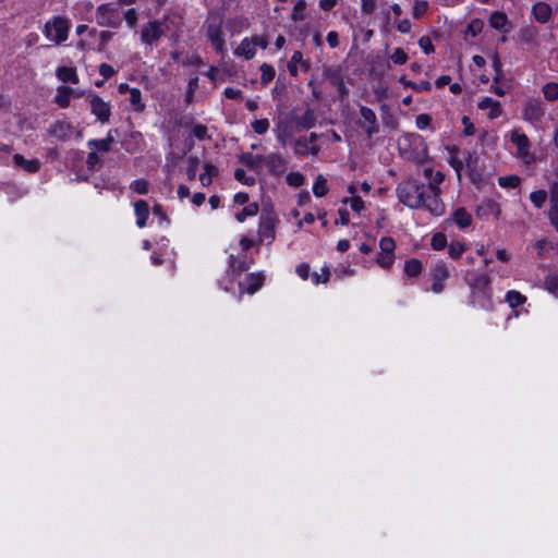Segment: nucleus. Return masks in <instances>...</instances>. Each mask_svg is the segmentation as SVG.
I'll list each match as a JSON object with an SVG mask.
<instances>
[{
	"label": "nucleus",
	"instance_id": "obj_1",
	"mask_svg": "<svg viewBox=\"0 0 558 558\" xmlns=\"http://www.w3.org/2000/svg\"><path fill=\"white\" fill-rule=\"evenodd\" d=\"M426 192V185L416 180L403 181L397 187L399 201L410 208L421 207Z\"/></svg>",
	"mask_w": 558,
	"mask_h": 558
},
{
	"label": "nucleus",
	"instance_id": "obj_2",
	"mask_svg": "<svg viewBox=\"0 0 558 558\" xmlns=\"http://www.w3.org/2000/svg\"><path fill=\"white\" fill-rule=\"evenodd\" d=\"M98 25L117 28L121 25L122 17L119 8L111 4H101L96 10Z\"/></svg>",
	"mask_w": 558,
	"mask_h": 558
},
{
	"label": "nucleus",
	"instance_id": "obj_3",
	"mask_svg": "<svg viewBox=\"0 0 558 558\" xmlns=\"http://www.w3.org/2000/svg\"><path fill=\"white\" fill-rule=\"evenodd\" d=\"M279 220L272 211L263 213L258 227V241H266L268 245L271 244L276 238V226Z\"/></svg>",
	"mask_w": 558,
	"mask_h": 558
},
{
	"label": "nucleus",
	"instance_id": "obj_4",
	"mask_svg": "<svg viewBox=\"0 0 558 558\" xmlns=\"http://www.w3.org/2000/svg\"><path fill=\"white\" fill-rule=\"evenodd\" d=\"M323 76L337 88L340 99H343L345 96H348L349 89L344 84L343 74L340 66L324 65Z\"/></svg>",
	"mask_w": 558,
	"mask_h": 558
},
{
	"label": "nucleus",
	"instance_id": "obj_5",
	"mask_svg": "<svg viewBox=\"0 0 558 558\" xmlns=\"http://www.w3.org/2000/svg\"><path fill=\"white\" fill-rule=\"evenodd\" d=\"M69 25L66 20L62 17H54L53 21L47 22L45 25V34L47 37L60 44L68 37Z\"/></svg>",
	"mask_w": 558,
	"mask_h": 558
},
{
	"label": "nucleus",
	"instance_id": "obj_6",
	"mask_svg": "<svg viewBox=\"0 0 558 558\" xmlns=\"http://www.w3.org/2000/svg\"><path fill=\"white\" fill-rule=\"evenodd\" d=\"M87 99L92 113L95 114L97 120L101 123H107L111 116L110 105L104 101L97 94H89Z\"/></svg>",
	"mask_w": 558,
	"mask_h": 558
},
{
	"label": "nucleus",
	"instance_id": "obj_7",
	"mask_svg": "<svg viewBox=\"0 0 558 558\" xmlns=\"http://www.w3.org/2000/svg\"><path fill=\"white\" fill-rule=\"evenodd\" d=\"M466 169L469 172V178L474 184H480L484 181V174L478 169V155L475 151H466Z\"/></svg>",
	"mask_w": 558,
	"mask_h": 558
},
{
	"label": "nucleus",
	"instance_id": "obj_8",
	"mask_svg": "<svg viewBox=\"0 0 558 558\" xmlns=\"http://www.w3.org/2000/svg\"><path fill=\"white\" fill-rule=\"evenodd\" d=\"M162 34L161 23L159 21H153L142 28L141 38L145 44L149 45L158 40Z\"/></svg>",
	"mask_w": 558,
	"mask_h": 558
},
{
	"label": "nucleus",
	"instance_id": "obj_9",
	"mask_svg": "<svg viewBox=\"0 0 558 558\" xmlns=\"http://www.w3.org/2000/svg\"><path fill=\"white\" fill-rule=\"evenodd\" d=\"M448 276H449V272H448V268L445 265V263L440 262L434 267V269H433L434 282H433L432 290L435 293H439L442 291V289H444L442 283L448 278Z\"/></svg>",
	"mask_w": 558,
	"mask_h": 558
},
{
	"label": "nucleus",
	"instance_id": "obj_10",
	"mask_svg": "<svg viewBox=\"0 0 558 558\" xmlns=\"http://www.w3.org/2000/svg\"><path fill=\"white\" fill-rule=\"evenodd\" d=\"M430 194L424 196V203L422 206H425L432 215L434 216H440L444 214L445 207L442 202L440 201L438 196L437 191H429Z\"/></svg>",
	"mask_w": 558,
	"mask_h": 558
},
{
	"label": "nucleus",
	"instance_id": "obj_11",
	"mask_svg": "<svg viewBox=\"0 0 558 558\" xmlns=\"http://www.w3.org/2000/svg\"><path fill=\"white\" fill-rule=\"evenodd\" d=\"M523 113L525 120L530 122H538L543 118L545 111L539 101L531 100L525 105Z\"/></svg>",
	"mask_w": 558,
	"mask_h": 558
},
{
	"label": "nucleus",
	"instance_id": "obj_12",
	"mask_svg": "<svg viewBox=\"0 0 558 558\" xmlns=\"http://www.w3.org/2000/svg\"><path fill=\"white\" fill-rule=\"evenodd\" d=\"M73 126L69 122L56 121L50 125L48 133L50 136L56 137L57 140L65 141L69 138Z\"/></svg>",
	"mask_w": 558,
	"mask_h": 558
},
{
	"label": "nucleus",
	"instance_id": "obj_13",
	"mask_svg": "<svg viewBox=\"0 0 558 558\" xmlns=\"http://www.w3.org/2000/svg\"><path fill=\"white\" fill-rule=\"evenodd\" d=\"M13 163L16 168H21L28 173H35L40 169V161L38 159H25L21 154L13 156Z\"/></svg>",
	"mask_w": 558,
	"mask_h": 558
},
{
	"label": "nucleus",
	"instance_id": "obj_14",
	"mask_svg": "<svg viewBox=\"0 0 558 558\" xmlns=\"http://www.w3.org/2000/svg\"><path fill=\"white\" fill-rule=\"evenodd\" d=\"M360 113L362 118L369 124L366 128V133L368 137H372L375 133L379 131L376 114L371 108L365 106H361Z\"/></svg>",
	"mask_w": 558,
	"mask_h": 558
},
{
	"label": "nucleus",
	"instance_id": "obj_15",
	"mask_svg": "<svg viewBox=\"0 0 558 558\" xmlns=\"http://www.w3.org/2000/svg\"><path fill=\"white\" fill-rule=\"evenodd\" d=\"M294 122L296 129L299 130H310L316 124V116L313 109L306 108L304 113L301 117L294 118Z\"/></svg>",
	"mask_w": 558,
	"mask_h": 558
},
{
	"label": "nucleus",
	"instance_id": "obj_16",
	"mask_svg": "<svg viewBox=\"0 0 558 558\" xmlns=\"http://www.w3.org/2000/svg\"><path fill=\"white\" fill-rule=\"evenodd\" d=\"M134 210L136 215V225L140 228L146 226L147 218L149 216V207L147 202L140 199L134 204Z\"/></svg>",
	"mask_w": 558,
	"mask_h": 558
},
{
	"label": "nucleus",
	"instance_id": "obj_17",
	"mask_svg": "<svg viewBox=\"0 0 558 558\" xmlns=\"http://www.w3.org/2000/svg\"><path fill=\"white\" fill-rule=\"evenodd\" d=\"M208 37L215 47V49L219 52L223 50L225 39L223 33L220 27L210 25L208 27Z\"/></svg>",
	"mask_w": 558,
	"mask_h": 558
},
{
	"label": "nucleus",
	"instance_id": "obj_18",
	"mask_svg": "<svg viewBox=\"0 0 558 558\" xmlns=\"http://www.w3.org/2000/svg\"><path fill=\"white\" fill-rule=\"evenodd\" d=\"M263 161L271 172H281L284 169V161L278 154H269L267 156H263Z\"/></svg>",
	"mask_w": 558,
	"mask_h": 558
},
{
	"label": "nucleus",
	"instance_id": "obj_19",
	"mask_svg": "<svg viewBox=\"0 0 558 558\" xmlns=\"http://www.w3.org/2000/svg\"><path fill=\"white\" fill-rule=\"evenodd\" d=\"M533 14L537 22L546 23L551 15V8L544 2H538L533 7Z\"/></svg>",
	"mask_w": 558,
	"mask_h": 558
},
{
	"label": "nucleus",
	"instance_id": "obj_20",
	"mask_svg": "<svg viewBox=\"0 0 558 558\" xmlns=\"http://www.w3.org/2000/svg\"><path fill=\"white\" fill-rule=\"evenodd\" d=\"M234 52L235 54L242 56L246 60H250L255 56L256 49L254 48L252 40L244 38Z\"/></svg>",
	"mask_w": 558,
	"mask_h": 558
},
{
	"label": "nucleus",
	"instance_id": "obj_21",
	"mask_svg": "<svg viewBox=\"0 0 558 558\" xmlns=\"http://www.w3.org/2000/svg\"><path fill=\"white\" fill-rule=\"evenodd\" d=\"M57 77L62 82L78 83V76L73 68L60 66L57 69Z\"/></svg>",
	"mask_w": 558,
	"mask_h": 558
},
{
	"label": "nucleus",
	"instance_id": "obj_22",
	"mask_svg": "<svg viewBox=\"0 0 558 558\" xmlns=\"http://www.w3.org/2000/svg\"><path fill=\"white\" fill-rule=\"evenodd\" d=\"M71 94H74V89L68 86H61L58 88V94L56 96V102L61 108H66L70 105Z\"/></svg>",
	"mask_w": 558,
	"mask_h": 558
},
{
	"label": "nucleus",
	"instance_id": "obj_23",
	"mask_svg": "<svg viewBox=\"0 0 558 558\" xmlns=\"http://www.w3.org/2000/svg\"><path fill=\"white\" fill-rule=\"evenodd\" d=\"M114 142V137L109 133L106 138L102 140H90L89 146H93L96 150L107 153L111 149V144Z\"/></svg>",
	"mask_w": 558,
	"mask_h": 558
},
{
	"label": "nucleus",
	"instance_id": "obj_24",
	"mask_svg": "<svg viewBox=\"0 0 558 558\" xmlns=\"http://www.w3.org/2000/svg\"><path fill=\"white\" fill-rule=\"evenodd\" d=\"M205 172L199 175V181L202 185L208 186L213 182V178L217 177L219 171L218 168L211 163L205 165Z\"/></svg>",
	"mask_w": 558,
	"mask_h": 558
},
{
	"label": "nucleus",
	"instance_id": "obj_25",
	"mask_svg": "<svg viewBox=\"0 0 558 558\" xmlns=\"http://www.w3.org/2000/svg\"><path fill=\"white\" fill-rule=\"evenodd\" d=\"M511 141L517 145L520 155H525L529 149V138L523 133L512 132Z\"/></svg>",
	"mask_w": 558,
	"mask_h": 558
},
{
	"label": "nucleus",
	"instance_id": "obj_26",
	"mask_svg": "<svg viewBox=\"0 0 558 558\" xmlns=\"http://www.w3.org/2000/svg\"><path fill=\"white\" fill-rule=\"evenodd\" d=\"M453 217H454V222L460 228H466L472 222L471 215L463 207L456 209V211L453 213Z\"/></svg>",
	"mask_w": 558,
	"mask_h": 558
},
{
	"label": "nucleus",
	"instance_id": "obj_27",
	"mask_svg": "<svg viewBox=\"0 0 558 558\" xmlns=\"http://www.w3.org/2000/svg\"><path fill=\"white\" fill-rule=\"evenodd\" d=\"M298 63H301L305 69H308V62L303 61V54L299 50L293 52L291 60L288 63V70L291 75H296V73H298L296 64Z\"/></svg>",
	"mask_w": 558,
	"mask_h": 558
},
{
	"label": "nucleus",
	"instance_id": "obj_28",
	"mask_svg": "<svg viewBox=\"0 0 558 558\" xmlns=\"http://www.w3.org/2000/svg\"><path fill=\"white\" fill-rule=\"evenodd\" d=\"M507 22L508 19L504 12L495 11L490 14L489 24L495 29H502Z\"/></svg>",
	"mask_w": 558,
	"mask_h": 558
},
{
	"label": "nucleus",
	"instance_id": "obj_29",
	"mask_svg": "<svg viewBox=\"0 0 558 558\" xmlns=\"http://www.w3.org/2000/svg\"><path fill=\"white\" fill-rule=\"evenodd\" d=\"M247 279H248L250 283L246 288V292L250 294H253L263 286L265 277L260 274H258V275L251 274V275H248Z\"/></svg>",
	"mask_w": 558,
	"mask_h": 558
},
{
	"label": "nucleus",
	"instance_id": "obj_30",
	"mask_svg": "<svg viewBox=\"0 0 558 558\" xmlns=\"http://www.w3.org/2000/svg\"><path fill=\"white\" fill-rule=\"evenodd\" d=\"M240 161L255 170L259 167L260 162H263V156H254L250 153H244L240 156Z\"/></svg>",
	"mask_w": 558,
	"mask_h": 558
},
{
	"label": "nucleus",
	"instance_id": "obj_31",
	"mask_svg": "<svg viewBox=\"0 0 558 558\" xmlns=\"http://www.w3.org/2000/svg\"><path fill=\"white\" fill-rule=\"evenodd\" d=\"M404 271L408 276L415 277L422 271V263L416 258L409 259L405 262Z\"/></svg>",
	"mask_w": 558,
	"mask_h": 558
},
{
	"label": "nucleus",
	"instance_id": "obj_32",
	"mask_svg": "<svg viewBox=\"0 0 558 558\" xmlns=\"http://www.w3.org/2000/svg\"><path fill=\"white\" fill-rule=\"evenodd\" d=\"M506 301L510 307H517L525 303L526 298L518 291L511 290L507 292Z\"/></svg>",
	"mask_w": 558,
	"mask_h": 558
},
{
	"label": "nucleus",
	"instance_id": "obj_33",
	"mask_svg": "<svg viewBox=\"0 0 558 558\" xmlns=\"http://www.w3.org/2000/svg\"><path fill=\"white\" fill-rule=\"evenodd\" d=\"M327 192H328L327 180L325 179V177L323 174H319L316 178V181L314 183L313 193L317 197H323L327 194Z\"/></svg>",
	"mask_w": 558,
	"mask_h": 558
},
{
	"label": "nucleus",
	"instance_id": "obj_34",
	"mask_svg": "<svg viewBox=\"0 0 558 558\" xmlns=\"http://www.w3.org/2000/svg\"><path fill=\"white\" fill-rule=\"evenodd\" d=\"M277 138L280 142L281 145L286 146L288 138L292 136L291 132L289 131V126L286 122H278L277 124Z\"/></svg>",
	"mask_w": 558,
	"mask_h": 558
},
{
	"label": "nucleus",
	"instance_id": "obj_35",
	"mask_svg": "<svg viewBox=\"0 0 558 558\" xmlns=\"http://www.w3.org/2000/svg\"><path fill=\"white\" fill-rule=\"evenodd\" d=\"M544 97L549 101H555L558 99V83L549 82L543 86Z\"/></svg>",
	"mask_w": 558,
	"mask_h": 558
},
{
	"label": "nucleus",
	"instance_id": "obj_36",
	"mask_svg": "<svg viewBox=\"0 0 558 558\" xmlns=\"http://www.w3.org/2000/svg\"><path fill=\"white\" fill-rule=\"evenodd\" d=\"M400 82L408 86V87H411L412 89H414L415 92H427V90H430L432 89V84L428 82V81H422L421 83H414V82H411V81H408L405 80L404 76H402L400 78Z\"/></svg>",
	"mask_w": 558,
	"mask_h": 558
},
{
	"label": "nucleus",
	"instance_id": "obj_37",
	"mask_svg": "<svg viewBox=\"0 0 558 558\" xmlns=\"http://www.w3.org/2000/svg\"><path fill=\"white\" fill-rule=\"evenodd\" d=\"M260 72H262L260 82L264 85L270 83L274 80L275 74H276L274 66L270 64H267V63H263L260 65Z\"/></svg>",
	"mask_w": 558,
	"mask_h": 558
},
{
	"label": "nucleus",
	"instance_id": "obj_38",
	"mask_svg": "<svg viewBox=\"0 0 558 558\" xmlns=\"http://www.w3.org/2000/svg\"><path fill=\"white\" fill-rule=\"evenodd\" d=\"M258 213L257 203H251L235 215L238 221L243 222L247 216H255Z\"/></svg>",
	"mask_w": 558,
	"mask_h": 558
},
{
	"label": "nucleus",
	"instance_id": "obj_39",
	"mask_svg": "<svg viewBox=\"0 0 558 558\" xmlns=\"http://www.w3.org/2000/svg\"><path fill=\"white\" fill-rule=\"evenodd\" d=\"M187 163H189V166L186 169V177H187V180L193 181L196 178L199 159L196 156H190L187 159Z\"/></svg>",
	"mask_w": 558,
	"mask_h": 558
},
{
	"label": "nucleus",
	"instance_id": "obj_40",
	"mask_svg": "<svg viewBox=\"0 0 558 558\" xmlns=\"http://www.w3.org/2000/svg\"><path fill=\"white\" fill-rule=\"evenodd\" d=\"M498 182L502 187L515 189L520 185L521 179L518 175H506L500 177Z\"/></svg>",
	"mask_w": 558,
	"mask_h": 558
},
{
	"label": "nucleus",
	"instance_id": "obj_41",
	"mask_svg": "<svg viewBox=\"0 0 558 558\" xmlns=\"http://www.w3.org/2000/svg\"><path fill=\"white\" fill-rule=\"evenodd\" d=\"M141 90L137 88L130 89V101L135 107V110L143 111L145 106L142 104Z\"/></svg>",
	"mask_w": 558,
	"mask_h": 558
},
{
	"label": "nucleus",
	"instance_id": "obj_42",
	"mask_svg": "<svg viewBox=\"0 0 558 558\" xmlns=\"http://www.w3.org/2000/svg\"><path fill=\"white\" fill-rule=\"evenodd\" d=\"M466 245L461 242H452L449 245V255L453 259H458L462 256V254L465 252Z\"/></svg>",
	"mask_w": 558,
	"mask_h": 558
},
{
	"label": "nucleus",
	"instance_id": "obj_43",
	"mask_svg": "<svg viewBox=\"0 0 558 558\" xmlns=\"http://www.w3.org/2000/svg\"><path fill=\"white\" fill-rule=\"evenodd\" d=\"M547 193L544 190L534 191L530 195L531 202L535 205V207L541 208L546 202Z\"/></svg>",
	"mask_w": 558,
	"mask_h": 558
},
{
	"label": "nucleus",
	"instance_id": "obj_44",
	"mask_svg": "<svg viewBox=\"0 0 558 558\" xmlns=\"http://www.w3.org/2000/svg\"><path fill=\"white\" fill-rule=\"evenodd\" d=\"M545 286L546 289L558 296V275L557 274H550L545 278Z\"/></svg>",
	"mask_w": 558,
	"mask_h": 558
},
{
	"label": "nucleus",
	"instance_id": "obj_45",
	"mask_svg": "<svg viewBox=\"0 0 558 558\" xmlns=\"http://www.w3.org/2000/svg\"><path fill=\"white\" fill-rule=\"evenodd\" d=\"M379 247L381 250V253H385L387 255H393L396 243L392 238L386 236L380 240Z\"/></svg>",
	"mask_w": 558,
	"mask_h": 558
},
{
	"label": "nucleus",
	"instance_id": "obj_46",
	"mask_svg": "<svg viewBox=\"0 0 558 558\" xmlns=\"http://www.w3.org/2000/svg\"><path fill=\"white\" fill-rule=\"evenodd\" d=\"M305 8H306L305 0H298L296 1V3L294 4V8H293V12H292V20L294 22H299V21H303L304 20L303 11L305 10Z\"/></svg>",
	"mask_w": 558,
	"mask_h": 558
},
{
	"label": "nucleus",
	"instance_id": "obj_47",
	"mask_svg": "<svg viewBox=\"0 0 558 558\" xmlns=\"http://www.w3.org/2000/svg\"><path fill=\"white\" fill-rule=\"evenodd\" d=\"M130 189L137 194H147L148 192V181L145 179H137L133 181L130 185Z\"/></svg>",
	"mask_w": 558,
	"mask_h": 558
},
{
	"label": "nucleus",
	"instance_id": "obj_48",
	"mask_svg": "<svg viewBox=\"0 0 558 558\" xmlns=\"http://www.w3.org/2000/svg\"><path fill=\"white\" fill-rule=\"evenodd\" d=\"M430 244L434 250H437V251L444 250L447 245V238L441 232L435 233L432 238Z\"/></svg>",
	"mask_w": 558,
	"mask_h": 558
},
{
	"label": "nucleus",
	"instance_id": "obj_49",
	"mask_svg": "<svg viewBox=\"0 0 558 558\" xmlns=\"http://www.w3.org/2000/svg\"><path fill=\"white\" fill-rule=\"evenodd\" d=\"M483 22L481 20H473L466 27L465 35L475 37L477 36L482 29H483Z\"/></svg>",
	"mask_w": 558,
	"mask_h": 558
},
{
	"label": "nucleus",
	"instance_id": "obj_50",
	"mask_svg": "<svg viewBox=\"0 0 558 558\" xmlns=\"http://www.w3.org/2000/svg\"><path fill=\"white\" fill-rule=\"evenodd\" d=\"M286 181L290 186L298 187L304 183V177L300 172H290L287 174Z\"/></svg>",
	"mask_w": 558,
	"mask_h": 558
},
{
	"label": "nucleus",
	"instance_id": "obj_51",
	"mask_svg": "<svg viewBox=\"0 0 558 558\" xmlns=\"http://www.w3.org/2000/svg\"><path fill=\"white\" fill-rule=\"evenodd\" d=\"M234 178L241 182L242 184L253 186L255 184V178L254 177H247L245 174V171L243 169H235L234 171Z\"/></svg>",
	"mask_w": 558,
	"mask_h": 558
},
{
	"label": "nucleus",
	"instance_id": "obj_52",
	"mask_svg": "<svg viewBox=\"0 0 558 558\" xmlns=\"http://www.w3.org/2000/svg\"><path fill=\"white\" fill-rule=\"evenodd\" d=\"M252 128L257 134H264L269 129V121L267 119H259L252 122Z\"/></svg>",
	"mask_w": 558,
	"mask_h": 558
},
{
	"label": "nucleus",
	"instance_id": "obj_53",
	"mask_svg": "<svg viewBox=\"0 0 558 558\" xmlns=\"http://www.w3.org/2000/svg\"><path fill=\"white\" fill-rule=\"evenodd\" d=\"M390 59L396 64H403L408 60V54L405 53V51L402 48H396L393 50L392 54L390 56Z\"/></svg>",
	"mask_w": 558,
	"mask_h": 558
},
{
	"label": "nucleus",
	"instance_id": "obj_54",
	"mask_svg": "<svg viewBox=\"0 0 558 558\" xmlns=\"http://www.w3.org/2000/svg\"><path fill=\"white\" fill-rule=\"evenodd\" d=\"M428 9V3L424 0H416L413 8L414 19H420Z\"/></svg>",
	"mask_w": 558,
	"mask_h": 558
},
{
	"label": "nucleus",
	"instance_id": "obj_55",
	"mask_svg": "<svg viewBox=\"0 0 558 558\" xmlns=\"http://www.w3.org/2000/svg\"><path fill=\"white\" fill-rule=\"evenodd\" d=\"M444 179H445V175L440 171H437L433 175V181L429 183L428 186H426V190L439 192L438 185L444 181Z\"/></svg>",
	"mask_w": 558,
	"mask_h": 558
},
{
	"label": "nucleus",
	"instance_id": "obj_56",
	"mask_svg": "<svg viewBox=\"0 0 558 558\" xmlns=\"http://www.w3.org/2000/svg\"><path fill=\"white\" fill-rule=\"evenodd\" d=\"M87 168L94 170L97 166L101 165V159L96 151H90L86 160Z\"/></svg>",
	"mask_w": 558,
	"mask_h": 558
},
{
	"label": "nucleus",
	"instance_id": "obj_57",
	"mask_svg": "<svg viewBox=\"0 0 558 558\" xmlns=\"http://www.w3.org/2000/svg\"><path fill=\"white\" fill-rule=\"evenodd\" d=\"M295 153L305 155L308 150V143L306 137H300L295 141Z\"/></svg>",
	"mask_w": 558,
	"mask_h": 558
},
{
	"label": "nucleus",
	"instance_id": "obj_58",
	"mask_svg": "<svg viewBox=\"0 0 558 558\" xmlns=\"http://www.w3.org/2000/svg\"><path fill=\"white\" fill-rule=\"evenodd\" d=\"M420 47L423 49V51L427 54L434 52V46L432 44V40L427 36H423L418 40Z\"/></svg>",
	"mask_w": 558,
	"mask_h": 558
},
{
	"label": "nucleus",
	"instance_id": "obj_59",
	"mask_svg": "<svg viewBox=\"0 0 558 558\" xmlns=\"http://www.w3.org/2000/svg\"><path fill=\"white\" fill-rule=\"evenodd\" d=\"M329 276H330L329 269L328 268H324L322 275H319L317 272H314L312 275V279H313L315 284H318L320 282L322 283H326L329 280Z\"/></svg>",
	"mask_w": 558,
	"mask_h": 558
},
{
	"label": "nucleus",
	"instance_id": "obj_60",
	"mask_svg": "<svg viewBox=\"0 0 558 558\" xmlns=\"http://www.w3.org/2000/svg\"><path fill=\"white\" fill-rule=\"evenodd\" d=\"M393 258L395 256L393 255H387L385 253H381L378 257H377V263L384 267V268H389L392 263H393Z\"/></svg>",
	"mask_w": 558,
	"mask_h": 558
},
{
	"label": "nucleus",
	"instance_id": "obj_61",
	"mask_svg": "<svg viewBox=\"0 0 558 558\" xmlns=\"http://www.w3.org/2000/svg\"><path fill=\"white\" fill-rule=\"evenodd\" d=\"M230 267L233 269V270H238V271H244L246 270L248 267L246 265V263L244 260H238L234 256H230Z\"/></svg>",
	"mask_w": 558,
	"mask_h": 558
},
{
	"label": "nucleus",
	"instance_id": "obj_62",
	"mask_svg": "<svg viewBox=\"0 0 558 558\" xmlns=\"http://www.w3.org/2000/svg\"><path fill=\"white\" fill-rule=\"evenodd\" d=\"M432 118L426 113H421L416 117V126L418 129H425L430 124Z\"/></svg>",
	"mask_w": 558,
	"mask_h": 558
},
{
	"label": "nucleus",
	"instance_id": "obj_63",
	"mask_svg": "<svg viewBox=\"0 0 558 558\" xmlns=\"http://www.w3.org/2000/svg\"><path fill=\"white\" fill-rule=\"evenodd\" d=\"M193 135L198 140L207 137V128L203 124H196L192 130Z\"/></svg>",
	"mask_w": 558,
	"mask_h": 558
},
{
	"label": "nucleus",
	"instance_id": "obj_64",
	"mask_svg": "<svg viewBox=\"0 0 558 558\" xmlns=\"http://www.w3.org/2000/svg\"><path fill=\"white\" fill-rule=\"evenodd\" d=\"M549 201H550V207H556L558 206V182H554L551 185H550V197H549Z\"/></svg>",
	"mask_w": 558,
	"mask_h": 558
}]
</instances>
